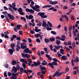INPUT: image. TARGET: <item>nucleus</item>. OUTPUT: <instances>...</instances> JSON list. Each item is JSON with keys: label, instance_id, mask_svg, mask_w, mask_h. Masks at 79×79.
Masks as SVG:
<instances>
[{"label": "nucleus", "instance_id": "nucleus-1", "mask_svg": "<svg viewBox=\"0 0 79 79\" xmlns=\"http://www.w3.org/2000/svg\"><path fill=\"white\" fill-rule=\"evenodd\" d=\"M45 15L44 12H39L38 14V15H39L42 18H47L48 16Z\"/></svg>", "mask_w": 79, "mask_h": 79}, {"label": "nucleus", "instance_id": "nucleus-2", "mask_svg": "<svg viewBox=\"0 0 79 79\" xmlns=\"http://www.w3.org/2000/svg\"><path fill=\"white\" fill-rule=\"evenodd\" d=\"M48 65L50 67H51L53 69V68H54L53 65H54V66H58V64L56 62H52V63H49Z\"/></svg>", "mask_w": 79, "mask_h": 79}, {"label": "nucleus", "instance_id": "nucleus-3", "mask_svg": "<svg viewBox=\"0 0 79 79\" xmlns=\"http://www.w3.org/2000/svg\"><path fill=\"white\" fill-rule=\"evenodd\" d=\"M18 73L17 72L16 73H12V76L10 77L11 79H17V76H18Z\"/></svg>", "mask_w": 79, "mask_h": 79}, {"label": "nucleus", "instance_id": "nucleus-4", "mask_svg": "<svg viewBox=\"0 0 79 79\" xmlns=\"http://www.w3.org/2000/svg\"><path fill=\"white\" fill-rule=\"evenodd\" d=\"M23 53H29V54H31L32 52L31 50H29V49L28 48H26L23 51Z\"/></svg>", "mask_w": 79, "mask_h": 79}, {"label": "nucleus", "instance_id": "nucleus-5", "mask_svg": "<svg viewBox=\"0 0 79 79\" xmlns=\"http://www.w3.org/2000/svg\"><path fill=\"white\" fill-rule=\"evenodd\" d=\"M79 58L78 57H77L76 58V59L73 60V59H72L71 62L73 66H74V61H75V63H77L79 62Z\"/></svg>", "mask_w": 79, "mask_h": 79}, {"label": "nucleus", "instance_id": "nucleus-6", "mask_svg": "<svg viewBox=\"0 0 79 79\" xmlns=\"http://www.w3.org/2000/svg\"><path fill=\"white\" fill-rule=\"evenodd\" d=\"M16 27H16H14V31H15V32H18V31H17V30H21V25H17Z\"/></svg>", "mask_w": 79, "mask_h": 79}, {"label": "nucleus", "instance_id": "nucleus-7", "mask_svg": "<svg viewBox=\"0 0 79 79\" xmlns=\"http://www.w3.org/2000/svg\"><path fill=\"white\" fill-rule=\"evenodd\" d=\"M7 16L9 17V18L11 19V20H15V17L13 15H11L10 14L8 13L7 14Z\"/></svg>", "mask_w": 79, "mask_h": 79}, {"label": "nucleus", "instance_id": "nucleus-8", "mask_svg": "<svg viewBox=\"0 0 79 79\" xmlns=\"http://www.w3.org/2000/svg\"><path fill=\"white\" fill-rule=\"evenodd\" d=\"M25 10L27 12H29L30 13H34V11L32 9H29L27 8Z\"/></svg>", "mask_w": 79, "mask_h": 79}, {"label": "nucleus", "instance_id": "nucleus-9", "mask_svg": "<svg viewBox=\"0 0 79 79\" xmlns=\"http://www.w3.org/2000/svg\"><path fill=\"white\" fill-rule=\"evenodd\" d=\"M13 69H12L11 72L12 73H13L14 72V73H15L18 71V69H17V68H16L15 67V66H13L12 67Z\"/></svg>", "mask_w": 79, "mask_h": 79}, {"label": "nucleus", "instance_id": "nucleus-10", "mask_svg": "<svg viewBox=\"0 0 79 79\" xmlns=\"http://www.w3.org/2000/svg\"><path fill=\"white\" fill-rule=\"evenodd\" d=\"M49 4H50V5L51 4V5H56V4H58V2L56 1H49Z\"/></svg>", "mask_w": 79, "mask_h": 79}, {"label": "nucleus", "instance_id": "nucleus-11", "mask_svg": "<svg viewBox=\"0 0 79 79\" xmlns=\"http://www.w3.org/2000/svg\"><path fill=\"white\" fill-rule=\"evenodd\" d=\"M40 68L41 71H46L45 72L47 71V69L45 68V67H43V66L42 65H40Z\"/></svg>", "mask_w": 79, "mask_h": 79}, {"label": "nucleus", "instance_id": "nucleus-12", "mask_svg": "<svg viewBox=\"0 0 79 79\" xmlns=\"http://www.w3.org/2000/svg\"><path fill=\"white\" fill-rule=\"evenodd\" d=\"M8 51L9 53L10 54V55H12L13 54V52H15V49H13L11 48H10L8 49Z\"/></svg>", "mask_w": 79, "mask_h": 79}, {"label": "nucleus", "instance_id": "nucleus-13", "mask_svg": "<svg viewBox=\"0 0 79 79\" xmlns=\"http://www.w3.org/2000/svg\"><path fill=\"white\" fill-rule=\"evenodd\" d=\"M41 63V62H40V61H39L38 62H33V64H35V66H39V65H40Z\"/></svg>", "mask_w": 79, "mask_h": 79}, {"label": "nucleus", "instance_id": "nucleus-14", "mask_svg": "<svg viewBox=\"0 0 79 79\" xmlns=\"http://www.w3.org/2000/svg\"><path fill=\"white\" fill-rule=\"evenodd\" d=\"M11 64L12 65H13V66L15 65V64H16V61L15 60H12L11 61Z\"/></svg>", "mask_w": 79, "mask_h": 79}, {"label": "nucleus", "instance_id": "nucleus-15", "mask_svg": "<svg viewBox=\"0 0 79 79\" xmlns=\"http://www.w3.org/2000/svg\"><path fill=\"white\" fill-rule=\"evenodd\" d=\"M11 47L13 50H15V44L14 43H12L10 44Z\"/></svg>", "mask_w": 79, "mask_h": 79}, {"label": "nucleus", "instance_id": "nucleus-16", "mask_svg": "<svg viewBox=\"0 0 79 79\" xmlns=\"http://www.w3.org/2000/svg\"><path fill=\"white\" fill-rule=\"evenodd\" d=\"M51 6H52V5L44 6L42 7V8H50V7H51Z\"/></svg>", "mask_w": 79, "mask_h": 79}, {"label": "nucleus", "instance_id": "nucleus-17", "mask_svg": "<svg viewBox=\"0 0 79 79\" xmlns=\"http://www.w3.org/2000/svg\"><path fill=\"white\" fill-rule=\"evenodd\" d=\"M56 39H58V40H62V41H64V39H61V37L59 36H57L56 37Z\"/></svg>", "mask_w": 79, "mask_h": 79}, {"label": "nucleus", "instance_id": "nucleus-18", "mask_svg": "<svg viewBox=\"0 0 79 79\" xmlns=\"http://www.w3.org/2000/svg\"><path fill=\"white\" fill-rule=\"evenodd\" d=\"M61 58L63 60H67V56H63L61 57Z\"/></svg>", "mask_w": 79, "mask_h": 79}, {"label": "nucleus", "instance_id": "nucleus-19", "mask_svg": "<svg viewBox=\"0 0 79 79\" xmlns=\"http://www.w3.org/2000/svg\"><path fill=\"white\" fill-rule=\"evenodd\" d=\"M60 53L62 54V55H64V49H61L60 50Z\"/></svg>", "mask_w": 79, "mask_h": 79}, {"label": "nucleus", "instance_id": "nucleus-20", "mask_svg": "<svg viewBox=\"0 0 79 79\" xmlns=\"http://www.w3.org/2000/svg\"><path fill=\"white\" fill-rule=\"evenodd\" d=\"M20 47L21 49H25L27 48V46H24L23 45H21L20 44Z\"/></svg>", "mask_w": 79, "mask_h": 79}, {"label": "nucleus", "instance_id": "nucleus-21", "mask_svg": "<svg viewBox=\"0 0 79 79\" xmlns=\"http://www.w3.org/2000/svg\"><path fill=\"white\" fill-rule=\"evenodd\" d=\"M21 55L23 58H26V56H27V54L22 53L21 54Z\"/></svg>", "mask_w": 79, "mask_h": 79}, {"label": "nucleus", "instance_id": "nucleus-22", "mask_svg": "<svg viewBox=\"0 0 79 79\" xmlns=\"http://www.w3.org/2000/svg\"><path fill=\"white\" fill-rule=\"evenodd\" d=\"M49 40L51 42H53L55 41V39L54 37L51 38L49 39Z\"/></svg>", "mask_w": 79, "mask_h": 79}, {"label": "nucleus", "instance_id": "nucleus-23", "mask_svg": "<svg viewBox=\"0 0 79 79\" xmlns=\"http://www.w3.org/2000/svg\"><path fill=\"white\" fill-rule=\"evenodd\" d=\"M33 18H34V16L32 15H29V20L33 19Z\"/></svg>", "mask_w": 79, "mask_h": 79}, {"label": "nucleus", "instance_id": "nucleus-24", "mask_svg": "<svg viewBox=\"0 0 79 79\" xmlns=\"http://www.w3.org/2000/svg\"><path fill=\"white\" fill-rule=\"evenodd\" d=\"M24 69L22 67H21L20 70V71L21 73H23Z\"/></svg>", "mask_w": 79, "mask_h": 79}, {"label": "nucleus", "instance_id": "nucleus-25", "mask_svg": "<svg viewBox=\"0 0 79 79\" xmlns=\"http://www.w3.org/2000/svg\"><path fill=\"white\" fill-rule=\"evenodd\" d=\"M5 18L6 19V21L8 22V23H10V21H9V18L7 16V15H5Z\"/></svg>", "mask_w": 79, "mask_h": 79}, {"label": "nucleus", "instance_id": "nucleus-26", "mask_svg": "<svg viewBox=\"0 0 79 79\" xmlns=\"http://www.w3.org/2000/svg\"><path fill=\"white\" fill-rule=\"evenodd\" d=\"M44 62L45 63H44V62H43L41 63V64H42V65H43V66H45V65H46V64H47L48 63L47 62L45 61V60H44Z\"/></svg>", "mask_w": 79, "mask_h": 79}, {"label": "nucleus", "instance_id": "nucleus-27", "mask_svg": "<svg viewBox=\"0 0 79 79\" xmlns=\"http://www.w3.org/2000/svg\"><path fill=\"white\" fill-rule=\"evenodd\" d=\"M56 43L57 45H60V44H61V41H60V40H56Z\"/></svg>", "mask_w": 79, "mask_h": 79}, {"label": "nucleus", "instance_id": "nucleus-28", "mask_svg": "<svg viewBox=\"0 0 79 79\" xmlns=\"http://www.w3.org/2000/svg\"><path fill=\"white\" fill-rule=\"evenodd\" d=\"M47 24H46V22L44 21V20L43 21V23L42 24V27H44V26H46Z\"/></svg>", "mask_w": 79, "mask_h": 79}, {"label": "nucleus", "instance_id": "nucleus-29", "mask_svg": "<svg viewBox=\"0 0 79 79\" xmlns=\"http://www.w3.org/2000/svg\"><path fill=\"white\" fill-rule=\"evenodd\" d=\"M64 73H65L64 72H63L61 73H59V74L58 73V74L57 75L56 77H60V76L62 74H64Z\"/></svg>", "mask_w": 79, "mask_h": 79}, {"label": "nucleus", "instance_id": "nucleus-30", "mask_svg": "<svg viewBox=\"0 0 79 79\" xmlns=\"http://www.w3.org/2000/svg\"><path fill=\"white\" fill-rule=\"evenodd\" d=\"M44 42H46V43H48L50 42V40L48 39H47L46 38L44 39Z\"/></svg>", "mask_w": 79, "mask_h": 79}, {"label": "nucleus", "instance_id": "nucleus-31", "mask_svg": "<svg viewBox=\"0 0 79 79\" xmlns=\"http://www.w3.org/2000/svg\"><path fill=\"white\" fill-rule=\"evenodd\" d=\"M48 24L49 27H52V24L49 21H48Z\"/></svg>", "mask_w": 79, "mask_h": 79}, {"label": "nucleus", "instance_id": "nucleus-32", "mask_svg": "<svg viewBox=\"0 0 79 79\" xmlns=\"http://www.w3.org/2000/svg\"><path fill=\"white\" fill-rule=\"evenodd\" d=\"M57 56L58 57H61V56H62V55L60 53V52H57Z\"/></svg>", "mask_w": 79, "mask_h": 79}, {"label": "nucleus", "instance_id": "nucleus-33", "mask_svg": "<svg viewBox=\"0 0 79 79\" xmlns=\"http://www.w3.org/2000/svg\"><path fill=\"white\" fill-rule=\"evenodd\" d=\"M20 19L21 20H23L24 21H26V18H24V17H21Z\"/></svg>", "mask_w": 79, "mask_h": 79}, {"label": "nucleus", "instance_id": "nucleus-34", "mask_svg": "<svg viewBox=\"0 0 79 79\" xmlns=\"http://www.w3.org/2000/svg\"><path fill=\"white\" fill-rule=\"evenodd\" d=\"M36 32H41V30L40 29H36L35 30H34Z\"/></svg>", "mask_w": 79, "mask_h": 79}, {"label": "nucleus", "instance_id": "nucleus-35", "mask_svg": "<svg viewBox=\"0 0 79 79\" xmlns=\"http://www.w3.org/2000/svg\"><path fill=\"white\" fill-rule=\"evenodd\" d=\"M51 34H53V35H56V31H51Z\"/></svg>", "mask_w": 79, "mask_h": 79}, {"label": "nucleus", "instance_id": "nucleus-36", "mask_svg": "<svg viewBox=\"0 0 79 79\" xmlns=\"http://www.w3.org/2000/svg\"><path fill=\"white\" fill-rule=\"evenodd\" d=\"M17 10L19 11V13H20V12L23 11V9H22V8H19L18 10L17 9Z\"/></svg>", "mask_w": 79, "mask_h": 79}, {"label": "nucleus", "instance_id": "nucleus-37", "mask_svg": "<svg viewBox=\"0 0 79 79\" xmlns=\"http://www.w3.org/2000/svg\"><path fill=\"white\" fill-rule=\"evenodd\" d=\"M40 35V34H39L38 33H37L35 35V37H36V38H39V37Z\"/></svg>", "mask_w": 79, "mask_h": 79}, {"label": "nucleus", "instance_id": "nucleus-38", "mask_svg": "<svg viewBox=\"0 0 79 79\" xmlns=\"http://www.w3.org/2000/svg\"><path fill=\"white\" fill-rule=\"evenodd\" d=\"M22 66H23V67L24 69H26V64H25L24 63H22Z\"/></svg>", "mask_w": 79, "mask_h": 79}, {"label": "nucleus", "instance_id": "nucleus-39", "mask_svg": "<svg viewBox=\"0 0 79 79\" xmlns=\"http://www.w3.org/2000/svg\"><path fill=\"white\" fill-rule=\"evenodd\" d=\"M16 40H19V41H21V37L20 36H18L16 38Z\"/></svg>", "mask_w": 79, "mask_h": 79}, {"label": "nucleus", "instance_id": "nucleus-40", "mask_svg": "<svg viewBox=\"0 0 79 79\" xmlns=\"http://www.w3.org/2000/svg\"><path fill=\"white\" fill-rule=\"evenodd\" d=\"M64 18L66 19V21L67 22H68V17L66 15H64Z\"/></svg>", "mask_w": 79, "mask_h": 79}, {"label": "nucleus", "instance_id": "nucleus-41", "mask_svg": "<svg viewBox=\"0 0 79 79\" xmlns=\"http://www.w3.org/2000/svg\"><path fill=\"white\" fill-rule=\"evenodd\" d=\"M72 46L73 48H75L76 47V43L75 42H73L72 43Z\"/></svg>", "mask_w": 79, "mask_h": 79}, {"label": "nucleus", "instance_id": "nucleus-42", "mask_svg": "<svg viewBox=\"0 0 79 79\" xmlns=\"http://www.w3.org/2000/svg\"><path fill=\"white\" fill-rule=\"evenodd\" d=\"M52 60H53L54 62H57L58 61V59L56 58L52 59Z\"/></svg>", "mask_w": 79, "mask_h": 79}, {"label": "nucleus", "instance_id": "nucleus-43", "mask_svg": "<svg viewBox=\"0 0 79 79\" xmlns=\"http://www.w3.org/2000/svg\"><path fill=\"white\" fill-rule=\"evenodd\" d=\"M68 29L69 30V32H71V31H72V26H70L68 28Z\"/></svg>", "mask_w": 79, "mask_h": 79}, {"label": "nucleus", "instance_id": "nucleus-44", "mask_svg": "<svg viewBox=\"0 0 79 79\" xmlns=\"http://www.w3.org/2000/svg\"><path fill=\"white\" fill-rule=\"evenodd\" d=\"M49 47H50V49L52 51H53V46L51 44L49 45Z\"/></svg>", "mask_w": 79, "mask_h": 79}, {"label": "nucleus", "instance_id": "nucleus-45", "mask_svg": "<svg viewBox=\"0 0 79 79\" xmlns=\"http://www.w3.org/2000/svg\"><path fill=\"white\" fill-rule=\"evenodd\" d=\"M25 60V59H20V61L21 62V63H23L24 62Z\"/></svg>", "mask_w": 79, "mask_h": 79}, {"label": "nucleus", "instance_id": "nucleus-46", "mask_svg": "<svg viewBox=\"0 0 79 79\" xmlns=\"http://www.w3.org/2000/svg\"><path fill=\"white\" fill-rule=\"evenodd\" d=\"M36 41L38 43H40V40L39 38H37L36 39Z\"/></svg>", "mask_w": 79, "mask_h": 79}, {"label": "nucleus", "instance_id": "nucleus-47", "mask_svg": "<svg viewBox=\"0 0 79 79\" xmlns=\"http://www.w3.org/2000/svg\"><path fill=\"white\" fill-rule=\"evenodd\" d=\"M20 45H24V46H26V45H27V44H26V43L24 42L21 43V44Z\"/></svg>", "mask_w": 79, "mask_h": 79}, {"label": "nucleus", "instance_id": "nucleus-48", "mask_svg": "<svg viewBox=\"0 0 79 79\" xmlns=\"http://www.w3.org/2000/svg\"><path fill=\"white\" fill-rule=\"evenodd\" d=\"M6 71L5 72L4 74V77H7V74H6Z\"/></svg>", "mask_w": 79, "mask_h": 79}, {"label": "nucleus", "instance_id": "nucleus-49", "mask_svg": "<svg viewBox=\"0 0 79 79\" xmlns=\"http://www.w3.org/2000/svg\"><path fill=\"white\" fill-rule=\"evenodd\" d=\"M28 40L29 41V43H32V40L30 38H29L28 39Z\"/></svg>", "mask_w": 79, "mask_h": 79}, {"label": "nucleus", "instance_id": "nucleus-50", "mask_svg": "<svg viewBox=\"0 0 79 79\" xmlns=\"http://www.w3.org/2000/svg\"><path fill=\"white\" fill-rule=\"evenodd\" d=\"M4 66L5 68H8V64H6L5 65H4Z\"/></svg>", "mask_w": 79, "mask_h": 79}, {"label": "nucleus", "instance_id": "nucleus-51", "mask_svg": "<svg viewBox=\"0 0 79 79\" xmlns=\"http://www.w3.org/2000/svg\"><path fill=\"white\" fill-rule=\"evenodd\" d=\"M19 35H23V31H19Z\"/></svg>", "mask_w": 79, "mask_h": 79}, {"label": "nucleus", "instance_id": "nucleus-52", "mask_svg": "<svg viewBox=\"0 0 79 79\" xmlns=\"http://www.w3.org/2000/svg\"><path fill=\"white\" fill-rule=\"evenodd\" d=\"M28 73H32V70L31 69H28L27 71Z\"/></svg>", "mask_w": 79, "mask_h": 79}, {"label": "nucleus", "instance_id": "nucleus-53", "mask_svg": "<svg viewBox=\"0 0 79 79\" xmlns=\"http://www.w3.org/2000/svg\"><path fill=\"white\" fill-rule=\"evenodd\" d=\"M64 10H67V9H68V7L66 6H64L63 7Z\"/></svg>", "mask_w": 79, "mask_h": 79}, {"label": "nucleus", "instance_id": "nucleus-54", "mask_svg": "<svg viewBox=\"0 0 79 79\" xmlns=\"http://www.w3.org/2000/svg\"><path fill=\"white\" fill-rule=\"evenodd\" d=\"M16 47L18 48H19V50L21 49V48L20 47V46H19V44H17Z\"/></svg>", "mask_w": 79, "mask_h": 79}, {"label": "nucleus", "instance_id": "nucleus-55", "mask_svg": "<svg viewBox=\"0 0 79 79\" xmlns=\"http://www.w3.org/2000/svg\"><path fill=\"white\" fill-rule=\"evenodd\" d=\"M7 74L8 76H9L10 77L11 76V73L10 72H8Z\"/></svg>", "mask_w": 79, "mask_h": 79}, {"label": "nucleus", "instance_id": "nucleus-56", "mask_svg": "<svg viewBox=\"0 0 79 79\" xmlns=\"http://www.w3.org/2000/svg\"><path fill=\"white\" fill-rule=\"evenodd\" d=\"M26 58H30V55L29 54H27Z\"/></svg>", "mask_w": 79, "mask_h": 79}, {"label": "nucleus", "instance_id": "nucleus-57", "mask_svg": "<svg viewBox=\"0 0 79 79\" xmlns=\"http://www.w3.org/2000/svg\"><path fill=\"white\" fill-rule=\"evenodd\" d=\"M53 9H54V7H52L50 8H49L48 9V10H53Z\"/></svg>", "mask_w": 79, "mask_h": 79}, {"label": "nucleus", "instance_id": "nucleus-58", "mask_svg": "<svg viewBox=\"0 0 79 79\" xmlns=\"http://www.w3.org/2000/svg\"><path fill=\"white\" fill-rule=\"evenodd\" d=\"M52 28H50L49 27H48V28H47V30L48 31H51V30H52Z\"/></svg>", "mask_w": 79, "mask_h": 79}, {"label": "nucleus", "instance_id": "nucleus-59", "mask_svg": "<svg viewBox=\"0 0 79 79\" xmlns=\"http://www.w3.org/2000/svg\"><path fill=\"white\" fill-rule=\"evenodd\" d=\"M64 31L65 32H67V31H68V30L67 29V27H66V26H65L64 27Z\"/></svg>", "mask_w": 79, "mask_h": 79}, {"label": "nucleus", "instance_id": "nucleus-60", "mask_svg": "<svg viewBox=\"0 0 79 79\" xmlns=\"http://www.w3.org/2000/svg\"><path fill=\"white\" fill-rule=\"evenodd\" d=\"M3 8L5 10H8V9L6 6H4Z\"/></svg>", "mask_w": 79, "mask_h": 79}, {"label": "nucleus", "instance_id": "nucleus-61", "mask_svg": "<svg viewBox=\"0 0 79 79\" xmlns=\"http://www.w3.org/2000/svg\"><path fill=\"white\" fill-rule=\"evenodd\" d=\"M27 77L28 79H31V78H32V75H31L30 76H27Z\"/></svg>", "mask_w": 79, "mask_h": 79}, {"label": "nucleus", "instance_id": "nucleus-62", "mask_svg": "<svg viewBox=\"0 0 79 79\" xmlns=\"http://www.w3.org/2000/svg\"><path fill=\"white\" fill-rule=\"evenodd\" d=\"M12 9L14 10H15V11H17V8H16L15 7H13Z\"/></svg>", "mask_w": 79, "mask_h": 79}, {"label": "nucleus", "instance_id": "nucleus-63", "mask_svg": "<svg viewBox=\"0 0 79 79\" xmlns=\"http://www.w3.org/2000/svg\"><path fill=\"white\" fill-rule=\"evenodd\" d=\"M4 34L5 35H8L9 33L8 32V31H5L4 32Z\"/></svg>", "mask_w": 79, "mask_h": 79}, {"label": "nucleus", "instance_id": "nucleus-64", "mask_svg": "<svg viewBox=\"0 0 79 79\" xmlns=\"http://www.w3.org/2000/svg\"><path fill=\"white\" fill-rule=\"evenodd\" d=\"M35 8H40V6H39V5H35Z\"/></svg>", "mask_w": 79, "mask_h": 79}]
</instances>
